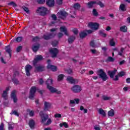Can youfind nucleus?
Masks as SVG:
<instances>
[{"label": "nucleus", "instance_id": "1", "mask_svg": "<svg viewBox=\"0 0 130 130\" xmlns=\"http://www.w3.org/2000/svg\"><path fill=\"white\" fill-rule=\"evenodd\" d=\"M53 81L51 79H49L47 80L46 84L47 85L48 89L50 91L51 93H56V94H61V91L57 90L56 88L50 86V85H52Z\"/></svg>", "mask_w": 130, "mask_h": 130}, {"label": "nucleus", "instance_id": "2", "mask_svg": "<svg viewBox=\"0 0 130 130\" xmlns=\"http://www.w3.org/2000/svg\"><path fill=\"white\" fill-rule=\"evenodd\" d=\"M98 76H99L100 79H102V81H105L108 80V77L106 73L104 72L103 69H100L96 72Z\"/></svg>", "mask_w": 130, "mask_h": 130}, {"label": "nucleus", "instance_id": "3", "mask_svg": "<svg viewBox=\"0 0 130 130\" xmlns=\"http://www.w3.org/2000/svg\"><path fill=\"white\" fill-rule=\"evenodd\" d=\"M47 12H48V10L44 7H40L36 11V13L39 14V15H41V16H45V15L47 14Z\"/></svg>", "mask_w": 130, "mask_h": 130}, {"label": "nucleus", "instance_id": "4", "mask_svg": "<svg viewBox=\"0 0 130 130\" xmlns=\"http://www.w3.org/2000/svg\"><path fill=\"white\" fill-rule=\"evenodd\" d=\"M39 4H44L45 0H37ZM46 4L48 7L50 8L54 6V0H46Z\"/></svg>", "mask_w": 130, "mask_h": 130}, {"label": "nucleus", "instance_id": "5", "mask_svg": "<svg viewBox=\"0 0 130 130\" xmlns=\"http://www.w3.org/2000/svg\"><path fill=\"white\" fill-rule=\"evenodd\" d=\"M57 30V28H54L50 29V32L51 34L49 36L48 35H45L44 36L43 38L45 39V40H48V39H50V38H52L55 36V34L54 32H56Z\"/></svg>", "mask_w": 130, "mask_h": 130}, {"label": "nucleus", "instance_id": "6", "mask_svg": "<svg viewBox=\"0 0 130 130\" xmlns=\"http://www.w3.org/2000/svg\"><path fill=\"white\" fill-rule=\"evenodd\" d=\"M116 72H117V70H114L113 71L108 72L109 76H110V78L113 79L114 81H118V78L119 77L118 74L117 75H116L114 77V75H115V74L116 73Z\"/></svg>", "mask_w": 130, "mask_h": 130}, {"label": "nucleus", "instance_id": "7", "mask_svg": "<svg viewBox=\"0 0 130 130\" xmlns=\"http://www.w3.org/2000/svg\"><path fill=\"white\" fill-rule=\"evenodd\" d=\"M88 27L92 30H98L99 29V24L94 22H89L88 24Z\"/></svg>", "mask_w": 130, "mask_h": 130}, {"label": "nucleus", "instance_id": "8", "mask_svg": "<svg viewBox=\"0 0 130 130\" xmlns=\"http://www.w3.org/2000/svg\"><path fill=\"white\" fill-rule=\"evenodd\" d=\"M99 5L100 6L101 8H103L104 7V4H103L101 2L99 1H97L96 2H91L88 3V8H92L94 5Z\"/></svg>", "mask_w": 130, "mask_h": 130}, {"label": "nucleus", "instance_id": "9", "mask_svg": "<svg viewBox=\"0 0 130 130\" xmlns=\"http://www.w3.org/2000/svg\"><path fill=\"white\" fill-rule=\"evenodd\" d=\"M71 91L74 93H80L82 91V87L80 85H74L71 88Z\"/></svg>", "mask_w": 130, "mask_h": 130}, {"label": "nucleus", "instance_id": "10", "mask_svg": "<svg viewBox=\"0 0 130 130\" xmlns=\"http://www.w3.org/2000/svg\"><path fill=\"white\" fill-rule=\"evenodd\" d=\"M40 116H41L42 122L43 123H44L48 118V115L44 114L42 111L40 112Z\"/></svg>", "mask_w": 130, "mask_h": 130}, {"label": "nucleus", "instance_id": "11", "mask_svg": "<svg viewBox=\"0 0 130 130\" xmlns=\"http://www.w3.org/2000/svg\"><path fill=\"white\" fill-rule=\"evenodd\" d=\"M57 16L58 18L62 19V20H64V19H66V17L68 16V14L66 11H60L57 13Z\"/></svg>", "mask_w": 130, "mask_h": 130}, {"label": "nucleus", "instance_id": "12", "mask_svg": "<svg viewBox=\"0 0 130 130\" xmlns=\"http://www.w3.org/2000/svg\"><path fill=\"white\" fill-rule=\"evenodd\" d=\"M50 53L52 55V57H55L58 53V50L55 48H52L50 50Z\"/></svg>", "mask_w": 130, "mask_h": 130}, {"label": "nucleus", "instance_id": "13", "mask_svg": "<svg viewBox=\"0 0 130 130\" xmlns=\"http://www.w3.org/2000/svg\"><path fill=\"white\" fill-rule=\"evenodd\" d=\"M50 62V60H47V63H48L47 68L49 69V70H51V71H52V72H56V71H57V68H56V67L49 64Z\"/></svg>", "mask_w": 130, "mask_h": 130}, {"label": "nucleus", "instance_id": "14", "mask_svg": "<svg viewBox=\"0 0 130 130\" xmlns=\"http://www.w3.org/2000/svg\"><path fill=\"white\" fill-rule=\"evenodd\" d=\"M70 103L72 107L76 106V104H79L80 103V99H75L74 100H70Z\"/></svg>", "mask_w": 130, "mask_h": 130}, {"label": "nucleus", "instance_id": "15", "mask_svg": "<svg viewBox=\"0 0 130 130\" xmlns=\"http://www.w3.org/2000/svg\"><path fill=\"white\" fill-rule=\"evenodd\" d=\"M44 111H49V109H50V107H51V104L47 102H45L44 103Z\"/></svg>", "mask_w": 130, "mask_h": 130}, {"label": "nucleus", "instance_id": "16", "mask_svg": "<svg viewBox=\"0 0 130 130\" xmlns=\"http://www.w3.org/2000/svg\"><path fill=\"white\" fill-rule=\"evenodd\" d=\"M35 92H36V87L35 86H34L30 88L29 94L30 99H33V98L34 97V94H35Z\"/></svg>", "mask_w": 130, "mask_h": 130}, {"label": "nucleus", "instance_id": "17", "mask_svg": "<svg viewBox=\"0 0 130 130\" xmlns=\"http://www.w3.org/2000/svg\"><path fill=\"white\" fill-rule=\"evenodd\" d=\"M32 69V66L30 65H26L25 67L26 76H30V71Z\"/></svg>", "mask_w": 130, "mask_h": 130}, {"label": "nucleus", "instance_id": "18", "mask_svg": "<svg viewBox=\"0 0 130 130\" xmlns=\"http://www.w3.org/2000/svg\"><path fill=\"white\" fill-rule=\"evenodd\" d=\"M9 91H10V87H7L6 90L3 92L2 97L4 98V99H8V92H9Z\"/></svg>", "mask_w": 130, "mask_h": 130}, {"label": "nucleus", "instance_id": "19", "mask_svg": "<svg viewBox=\"0 0 130 130\" xmlns=\"http://www.w3.org/2000/svg\"><path fill=\"white\" fill-rule=\"evenodd\" d=\"M68 82L71 83V84H76L78 82V81L76 79H74L73 77H68L67 78Z\"/></svg>", "mask_w": 130, "mask_h": 130}, {"label": "nucleus", "instance_id": "20", "mask_svg": "<svg viewBox=\"0 0 130 130\" xmlns=\"http://www.w3.org/2000/svg\"><path fill=\"white\" fill-rule=\"evenodd\" d=\"M43 57L41 55H37L36 56L34 60V64L35 66L36 63H37L38 61H39L40 60H42Z\"/></svg>", "mask_w": 130, "mask_h": 130}, {"label": "nucleus", "instance_id": "21", "mask_svg": "<svg viewBox=\"0 0 130 130\" xmlns=\"http://www.w3.org/2000/svg\"><path fill=\"white\" fill-rule=\"evenodd\" d=\"M16 93H17V91L16 90H14L11 93V98H13L14 102L16 103L18 100L17 99V96H16Z\"/></svg>", "mask_w": 130, "mask_h": 130}, {"label": "nucleus", "instance_id": "22", "mask_svg": "<svg viewBox=\"0 0 130 130\" xmlns=\"http://www.w3.org/2000/svg\"><path fill=\"white\" fill-rule=\"evenodd\" d=\"M60 32H63L64 33L65 35H69L68 34V30L67 29V27L66 26H61L60 27Z\"/></svg>", "mask_w": 130, "mask_h": 130}, {"label": "nucleus", "instance_id": "23", "mask_svg": "<svg viewBox=\"0 0 130 130\" xmlns=\"http://www.w3.org/2000/svg\"><path fill=\"white\" fill-rule=\"evenodd\" d=\"M119 10H120V11H122V12H124L126 11V7H125V5L123 4H121L119 7Z\"/></svg>", "mask_w": 130, "mask_h": 130}, {"label": "nucleus", "instance_id": "24", "mask_svg": "<svg viewBox=\"0 0 130 130\" xmlns=\"http://www.w3.org/2000/svg\"><path fill=\"white\" fill-rule=\"evenodd\" d=\"M98 112L99 114H101V115H102L103 116H106V113H105V111L103 110V109L101 108L99 109Z\"/></svg>", "mask_w": 130, "mask_h": 130}, {"label": "nucleus", "instance_id": "25", "mask_svg": "<svg viewBox=\"0 0 130 130\" xmlns=\"http://www.w3.org/2000/svg\"><path fill=\"white\" fill-rule=\"evenodd\" d=\"M39 48V45L38 44H36V45H34L32 46V50L34 52H36L37 50H38Z\"/></svg>", "mask_w": 130, "mask_h": 130}, {"label": "nucleus", "instance_id": "26", "mask_svg": "<svg viewBox=\"0 0 130 130\" xmlns=\"http://www.w3.org/2000/svg\"><path fill=\"white\" fill-rule=\"evenodd\" d=\"M29 125L31 128H34V125H35V122H34V120H29Z\"/></svg>", "mask_w": 130, "mask_h": 130}, {"label": "nucleus", "instance_id": "27", "mask_svg": "<svg viewBox=\"0 0 130 130\" xmlns=\"http://www.w3.org/2000/svg\"><path fill=\"white\" fill-rule=\"evenodd\" d=\"M60 127H62V126H64L66 128H68L69 127V124H67V122H64L59 124Z\"/></svg>", "mask_w": 130, "mask_h": 130}, {"label": "nucleus", "instance_id": "28", "mask_svg": "<svg viewBox=\"0 0 130 130\" xmlns=\"http://www.w3.org/2000/svg\"><path fill=\"white\" fill-rule=\"evenodd\" d=\"M87 35V32H86L85 30L82 31L80 34V38H85Z\"/></svg>", "mask_w": 130, "mask_h": 130}, {"label": "nucleus", "instance_id": "29", "mask_svg": "<svg viewBox=\"0 0 130 130\" xmlns=\"http://www.w3.org/2000/svg\"><path fill=\"white\" fill-rule=\"evenodd\" d=\"M80 8H81V5H80V4H79V3H76L75 4H74L73 9L74 10H79V9H80Z\"/></svg>", "mask_w": 130, "mask_h": 130}, {"label": "nucleus", "instance_id": "30", "mask_svg": "<svg viewBox=\"0 0 130 130\" xmlns=\"http://www.w3.org/2000/svg\"><path fill=\"white\" fill-rule=\"evenodd\" d=\"M75 39H76V38H75V37L72 36V37H70L69 39H68V42L70 43H73V42L74 41H75Z\"/></svg>", "mask_w": 130, "mask_h": 130}, {"label": "nucleus", "instance_id": "31", "mask_svg": "<svg viewBox=\"0 0 130 130\" xmlns=\"http://www.w3.org/2000/svg\"><path fill=\"white\" fill-rule=\"evenodd\" d=\"M108 116L112 117L114 115V110H111L108 113Z\"/></svg>", "mask_w": 130, "mask_h": 130}, {"label": "nucleus", "instance_id": "32", "mask_svg": "<svg viewBox=\"0 0 130 130\" xmlns=\"http://www.w3.org/2000/svg\"><path fill=\"white\" fill-rule=\"evenodd\" d=\"M120 31H122V32H126L127 30V27L125 26H123L120 28Z\"/></svg>", "mask_w": 130, "mask_h": 130}, {"label": "nucleus", "instance_id": "33", "mask_svg": "<svg viewBox=\"0 0 130 130\" xmlns=\"http://www.w3.org/2000/svg\"><path fill=\"white\" fill-rule=\"evenodd\" d=\"M9 6H12L13 8H16L17 7V4L14 2H11L9 3H8Z\"/></svg>", "mask_w": 130, "mask_h": 130}, {"label": "nucleus", "instance_id": "34", "mask_svg": "<svg viewBox=\"0 0 130 130\" xmlns=\"http://www.w3.org/2000/svg\"><path fill=\"white\" fill-rule=\"evenodd\" d=\"M63 77H64V75L61 74L59 75L58 76V81H62V79H63Z\"/></svg>", "mask_w": 130, "mask_h": 130}, {"label": "nucleus", "instance_id": "35", "mask_svg": "<svg viewBox=\"0 0 130 130\" xmlns=\"http://www.w3.org/2000/svg\"><path fill=\"white\" fill-rule=\"evenodd\" d=\"M36 71H37L38 72H41L42 71H43V68L42 67H36Z\"/></svg>", "mask_w": 130, "mask_h": 130}, {"label": "nucleus", "instance_id": "36", "mask_svg": "<svg viewBox=\"0 0 130 130\" xmlns=\"http://www.w3.org/2000/svg\"><path fill=\"white\" fill-rule=\"evenodd\" d=\"M110 45L111 46H115V42L113 41V39H112L110 41Z\"/></svg>", "mask_w": 130, "mask_h": 130}, {"label": "nucleus", "instance_id": "37", "mask_svg": "<svg viewBox=\"0 0 130 130\" xmlns=\"http://www.w3.org/2000/svg\"><path fill=\"white\" fill-rule=\"evenodd\" d=\"M103 100H105V101L110 100V97L106 95H104L103 96Z\"/></svg>", "mask_w": 130, "mask_h": 130}, {"label": "nucleus", "instance_id": "38", "mask_svg": "<svg viewBox=\"0 0 130 130\" xmlns=\"http://www.w3.org/2000/svg\"><path fill=\"white\" fill-rule=\"evenodd\" d=\"M54 117H55V118H60L61 117V114L56 113L54 115Z\"/></svg>", "mask_w": 130, "mask_h": 130}, {"label": "nucleus", "instance_id": "39", "mask_svg": "<svg viewBox=\"0 0 130 130\" xmlns=\"http://www.w3.org/2000/svg\"><path fill=\"white\" fill-rule=\"evenodd\" d=\"M124 75H125V73L124 72H122V71L121 72H119L118 74V75L119 76V77H123V76H124Z\"/></svg>", "mask_w": 130, "mask_h": 130}, {"label": "nucleus", "instance_id": "40", "mask_svg": "<svg viewBox=\"0 0 130 130\" xmlns=\"http://www.w3.org/2000/svg\"><path fill=\"white\" fill-rule=\"evenodd\" d=\"M15 40L17 42H21L23 40V38L19 37Z\"/></svg>", "mask_w": 130, "mask_h": 130}, {"label": "nucleus", "instance_id": "41", "mask_svg": "<svg viewBox=\"0 0 130 130\" xmlns=\"http://www.w3.org/2000/svg\"><path fill=\"white\" fill-rule=\"evenodd\" d=\"M6 50L7 52H8V53H11V49H10V46H8L6 47Z\"/></svg>", "mask_w": 130, "mask_h": 130}, {"label": "nucleus", "instance_id": "42", "mask_svg": "<svg viewBox=\"0 0 130 130\" xmlns=\"http://www.w3.org/2000/svg\"><path fill=\"white\" fill-rule=\"evenodd\" d=\"M52 121L51 120V119H48L47 122L45 123L46 125H49V124H50Z\"/></svg>", "mask_w": 130, "mask_h": 130}, {"label": "nucleus", "instance_id": "43", "mask_svg": "<svg viewBox=\"0 0 130 130\" xmlns=\"http://www.w3.org/2000/svg\"><path fill=\"white\" fill-rule=\"evenodd\" d=\"M107 61L111 62L114 61V58H112V57H108Z\"/></svg>", "mask_w": 130, "mask_h": 130}, {"label": "nucleus", "instance_id": "44", "mask_svg": "<svg viewBox=\"0 0 130 130\" xmlns=\"http://www.w3.org/2000/svg\"><path fill=\"white\" fill-rule=\"evenodd\" d=\"M124 50V49L123 48H121L120 49V51L118 52L119 55H122V53H123V51Z\"/></svg>", "mask_w": 130, "mask_h": 130}, {"label": "nucleus", "instance_id": "45", "mask_svg": "<svg viewBox=\"0 0 130 130\" xmlns=\"http://www.w3.org/2000/svg\"><path fill=\"white\" fill-rule=\"evenodd\" d=\"M58 42L56 41H54V42H52V45L53 46H56V45L58 44Z\"/></svg>", "mask_w": 130, "mask_h": 130}, {"label": "nucleus", "instance_id": "46", "mask_svg": "<svg viewBox=\"0 0 130 130\" xmlns=\"http://www.w3.org/2000/svg\"><path fill=\"white\" fill-rule=\"evenodd\" d=\"M86 33L87 34V35H88V34H91L92 33H93V30L89 29L88 30H85Z\"/></svg>", "mask_w": 130, "mask_h": 130}, {"label": "nucleus", "instance_id": "47", "mask_svg": "<svg viewBox=\"0 0 130 130\" xmlns=\"http://www.w3.org/2000/svg\"><path fill=\"white\" fill-rule=\"evenodd\" d=\"M92 13H93V15H94V16L98 15V12H97V11L95 9L93 10Z\"/></svg>", "mask_w": 130, "mask_h": 130}, {"label": "nucleus", "instance_id": "48", "mask_svg": "<svg viewBox=\"0 0 130 130\" xmlns=\"http://www.w3.org/2000/svg\"><path fill=\"white\" fill-rule=\"evenodd\" d=\"M22 9L26 13H29V9L27 7H22Z\"/></svg>", "mask_w": 130, "mask_h": 130}, {"label": "nucleus", "instance_id": "49", "mask_svg": "<svg viewBox=\"0 0 130 130\" xmlns=\"http://www.w3.org/2000/svg\"><path fill=\"white\" fill-rule=\"evenodd\" d=\"M17 52H20L21 50H22V46H19L17 48Z\"/></svg>", "mask_w": 130, "mask_h": 130}, {"label": "nucleus", "instance_id": "50", "mask_svg": "<svg viewBox=\"0 0 130 130\" xmlns=\"http://www.w3.org/2000/svg\"><path fill=\"white\" fill-rule=\"evenodd\" d=\"M11 114H14V115H16V116H19V113L16 111H13L12 113H11Z\"/></svg>", "mask_w": 130, "mask_h": 130}, {"label": "nucleus", "instance_id": "51", "mask_svg": "<svg viewBox=\"0 0 130 130\" xmlns=\"http://www.w3.org/2000/svg\"><path fill=\"white\" fill-rule=\"evenodd\" d=\"M51 17L52 20H53L54 21H55L56 20V16L54 14H52L51 15Z\"/></svg>", "mask_w": 130, "mask_h": 130}, {"label": "nucleus", "instance_id": "52", "mask_svg": "<svg viewBox=\"0 0 130 130\" xmlns=\"http://www.w3.org/2000/svg\"><path fill=\"white\" fill-rule=\"evenodd\" d=\"M72 31L74 34H78V30L77 28L73 29Z\"/></svg>", "mask_w": 130, "mask_h": 130}, {"label": "nucleus", "instance_id": "53", "mask_svg": "<svg viewBox=\"0 0 130 130\" xmlns=\"http://www.w3.org/2000/svg\"><path fill=\"white\" fill-rule=\"evenodd\" d=\"M90 46H91V47H95V43H94V41H91L90 42Z\"/></svg>", "mask_w": 130, "mask_h": 130}, {"label": "nucleus", "instance_id": "54", "mask_svg": "<svg viewBox=\"0 0 130 130\" xmlns=\"http://www.w3.org/2000/svg\"><path fill=\"white\" fill-rule=\"evenodd\" d=\"M62 36H63V34H62L61 32H59L58 34V38H61V37H62Z\"/></svg>", "mask_w": 130, "mask_h": 130}, {"label": "nucleus", "instance_id": "55", "mask_svg": "<svg viewBox=\"0 0 130 130\" xmlns=\"http://www.w3.org/2000/svg\"><path fill=\"white\" fill-rule=\"evenodd\" d=\"M38 40H39V38L38 37H36L33 39V41H34V42L38 41Z\"/></svg>", "mask_w": 130, "mask_h": 130}, {"label": "nucleus", "instance_id": "56", "mask_svg": "<svg viewBox=\"0 0 130 130\" xmlns=\"http://www.w3.org/2000/svg\"><path fill=\"white\" fill-rule=\"evenodd\" d=\"M91 52H92V53H93V54H95L96 53H97V51H96V50L95 49H91L90 50Z\"/></svg>", "mask_w": 130, "mask_h": 130}, {"label": "nucleus", "instance_id": "57", "mask_svg": "<svg viewBox=\"0 0 130 130\" xmlns=\"http://www.w3.org/2000/svg\"><path fill=\"white\" fill-rule=\"evenodd\" d=\"M94 129H95V130H100V126H99V125L94 126Z\"/></svg>", "mask_w": 130, "mask_h": 130}, {"label": "nucleus", "instance_id": "58", "mask_svg": "<svg viewBox=\"0 0 130 130\" xmlns=\"http://www.w3.org/2000/svg\"><path fill=\"white\" fill-rule=\"evenodd\" d=\"M57 3L58 5H61L62 4V0H57Z\"/></svg>", "mask_w": 130, "mask_h": 130}, {"label": "nucleus", "instance_id": "59", "mask_svg": "<svg viewBox=\"0 0 130 130\" xmlns=\"http://www.w3.org/2000/svg\"><path fill=\"white\" fill-rule=\"evenodd\" d=\"M0 130H4V123H3L0 125Z\"/></svg>", "mask_w": 130, "mask_h": 130}, {"label": "nucleus", "instance_id": "60", "mask_svg": "<svg viewBox=\"0 0 130 130\" xmlns=\"http://www.w3.org/2000/svg\"><path fill=\"white\" fill-rule=\"evenodd\" d=\"M29 115H30V116H34V111H31L29 112Z\"/></svg>", "mask_w": 130, "mask_h": 130}, {"label": "nucleus", "instance_id": "61", "mask_svg": "<svg viewBox=\"0 0 130 130\" xmlns=\"http://www.w3.org/2000/svg\"><path fill=\"white\" fill-rule=\"evenodd\" d=\"M126 83H127V84H129V83H130V78H127L126 80Z\"/></svg>", "mask_w": 130, "mask_h": 130}, {"label": "nucleus", "instance_id": "62", "mask_svg": "<svg viewBox=\"0 0 130 130\" xmlns=\"http://www.w3.org/2000/svg\"><path fill=\"white\" fill-rule=\"evenodd\" d=\"M86 72V70L83 69L80 72V74H84V73Z\"/></svg>", "mask_w": 130, "mask_h": 130}, {"label": "nucleus", "instance_id": "63", "mask_svg": "<svg viewBox=\"0 0 130 130\" xmlns=\"http://www.w3.org/2000/svg\"><path fill=\"white\" fill-rule=\"evenodd\" d=\"M39 83L41 85H42V84H43V80H42V79H40L39 80Z\"/></svg>", "mask_w": 130, "mask_h": 130}, {"label": "nucleus", "instance_id": "64", "mask_svg": "<svg viewBox=\"0 0 130 130\" xmlns=\"http://www.w3.org/2000/svg\"><path fill=\"white\" fill-rule=\"evenodd\" d=\"M67 73H68V74H72V73H73V71L71 69H69L67 71Z\"/></svg>", "mask_w": 130, "mask_h": 130}]
</instances>
